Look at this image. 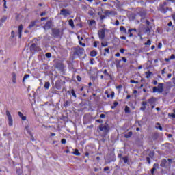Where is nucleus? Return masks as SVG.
<instances>
[{
	"label": "nucleus",
	"mask_w": 175,
	"mask_h": 175,
	"mask_svg": "<svg viewBox=\"0 0 175 175\" xmlns=\"http://www.w3.org/2000/svg\"><path fill=\"white\" fill-rule=\"evenodd\" d=\"M104 170H105V172H106V170H109V167H105Z\"/></svg>",
	"instance_id": "nucleus-56"
},
{
	"label": "nucleus",
	"mask_w": 175,
	"mask_h": 175,
	"mask_svg": "<svg viewBox=\"0 0 175 175\" xmlns=\"http://www.w3.org/2000/svg\"><path fill=\"white\" fill-rule=\"evenodd\" d=\"M3 5V8L6 9V0H0V5Z\"/></svg>",
	"instance_id": "nucleus-11"
},
{
	"label": "nucleus",
	"mask_w": 175,
	"mask_h": 175,
	"mask_svg": "<svg viewBox=\"0 0 175 175\" xmlns=\"http://www.w3.org/2000/svg\"><path fill=\"white\" fill-rule=\"evenodd\" d=\"M44 87L46 90H49L50 88V82H46Z\"/></svg>",
	"instance_id": "nucleus-15"
},
{
	"label": "nucleus",
	"mask_w": 175,
	"mask_h": 175,
	"mask_svg": "<svg viewBox=\"0 0 175 175\" xmlns=\"http://www.w3.org/2000/svg\"><path fill=\"white\" fill-rule=\"evenodd\" d=\"M120 38H121L122 40H126V37H125V36H121Z\"/></svg>",
	"instance_id": "nucleus-41"
},
{
	"label": "nucleus",
	"mask_w": 175,
	"mask_h": 175,
	"mask_svg": "<svg viewBox=\"0 0 175 175\" xmlns=\"http://www.w3.org/2000/svg\"><path fill=\"white\" fill-rule=\"evenodd\" d=\"M115 55L116 57H120V53H117Z\"/></svg>",
	"instance_id": "nucleus-53"
},
{
	"label": "nucleus",
	"mask_w": 175,
	"mask_h": 175,
	"mask_svg": "<svg viewBox=\"0 0 175 175\" xmlns=\"http://www.w3.org/2000/svg\"><path fill=\"white\" fill-rule=\"evenodd\" d=\"M126 139H128L132 136V132H129L127 134H125Z\"/></svg>",
	"instance_id": "nucleus-18"
},
{
	"label": "nucleus",
	"mask_w": 175,
	"mask_h": 175,
	"mask_svg": "<svg viewBox=\"0 0 175 175\" xmlns=\"http://www.w3.org/2000/svg\"><path fill=\"white\" fill-rule=\"evenodd\" d=\"M158 49H162V43H159Z\"/></svg>",
	"instance_id": "nucleus-39"
},
{
	"label": "nucleus",
	"mask_w": 175,
	"mask_h": 175,
	"mask_svg": "<svg viewBox=\"0 0 175 175\" xmlns=\"http://www.w3.org/2000/svg\"><path fill=\"white\" fill-rule=\"evenodd\" d=\"M101 46H102L103 47H107L108 44H107V42H101Z\"/></svg>",
	"instance_id": "nucleus-19"
},
{
	"label": "nucleus",
	"mask_w": 175,
	"mask_h": 175,
	"mask_svg": "<svg viewBox=\"0 0 175 175\" xmlns=\"http://www.w3.org/2000/svg\"><path fill=\"white\" fill-rule=\"evenodd\" d=\"M125 112L126 113H129V107L128 106L125 107Z\"/></svg>",
	"instance_id": "nucleus-30"
},
{
	"label": "nucleus",
	"mask_w": 175,
	"mask_h": 175,
	"mask_svg": "<svg viewBox=\"0 0 175 175\" xmlns=\"http://www.w3.org/2000/svg\"><path fill=\"white\" fill-rule=\"evenodd\" d=\"M104 74L105 75V76H107L108 77H111V76H110V75H109V73H107V70H104Z\"/></svg>",
	"instance_id": "nucleus-26"
},
{
	"label": "nucleus",
	"mask_w": 175,
	"mask_h": 175,
	"mask_svg": "<svg viewBox=\"0 0 175 175\" xmlns=\"http://www.w3.org/2000/svg\"><path fill=\"white\" fill-rule=\"evenodd\" d=\"M61 143H62V144H66V139H62Z\"/></svg>",
	"instance_id": "nucleus-32"
},
{
	"label": "nucleus",
	"mask_w": 175,
	"mask_h": 175,
	"mask_svg": "<svg viewBox=\"0 0 175 175\" xmlns=\"http://www.w3.org/2000/svg\"><path fill=\"white\" fill-rule=\"evenodd\" d=\"M116 88H117V89L122 88V85H119V86H117Z\"/></svg>",
	"instance_id": "nucleus-58"
},
{
	"label": "nucleus",
	"mask_w": 175,
	"mask_h": 175,
	"mask_svg": "<svg viewBox=\"0 0 175 175\" xmlns=\"http://www.w3.org/2000/svg\"><path fill=\"white\" fill-rule=\"evenodd\" d=\"M78 39L79 42H81L80 40H83V37H80V36H78Z\"/></svg>",
	"instance_id": "nucleus-43"
},
{
	"label": "nucleus",
	"mask_w": 175,
	"mask_h": 175,
	"mask_svg": "<svg viewBox=\"0 0 175 175\" xmlns=\"http://www.w3.org/2000/svg\"><path fill=\"white\" fill-rule=\"evenodd\" d=\"M23 25H19L18 28V38L19 39L21 38V33H23Z\"/></svg>",
	"instance_id": "nucleus-4"
},
{
	"label": "nucleus",
	"mask_w": 175,
	"mask_h": 175,
	"mask_svg": "<svg viewBox=\"0 0 175 175\" xmlns=\"http://www.w3.org/2000/svg\"><path fill=\"white\" fill-rule=\"evenodd\" d=\"M120 29L122 32H124V33H126V29H125V27H124V26H121Z\"/></svg>",
	"instance_id": "nucleus-16"
},
{
	"label": "nucleus",
	"mask_w": 175,
	"mask_h": 175,
	"mask_svg": "<svg viewBox=\"0 0 175 175\" xmlns=\"http://www.w3.org/2000/svg\"><path fill=\"white\" fill-rule=\"evenodd\" d=\"M18 116L21 118L22 121H25L27 120V116H24L21 111L18 112Z\"/></svg>",
	"instance_id": "nucleus-6"
},
{
	"label": "nucleus",
	"mask_w": 175,
	"mask_h": 175,
	"mask_svg": "<svg viewBox=\"0 0 175 175\" xmlns=\"http://www.w3.org/2000/svg\"><path fill=\"white\" fill-rule=\"evenodd\" d=\"M8 20V17L6 16H3L1 19H0V27L2 26V24H3V23H6V21Z\"/></svg>",
	"instance_id": "nucleus-7"
},
{
	"label": "nucleus",
	"mask_w": 175,
	"mask_h": 175,
	"mask_svg": "<svg viewBox=\"0 0 175 175\" xmlns=\"http://www.w3.org/2000/svg\"><path fill=\"white\" fill-rule=\"evenodd\" d=\"M97 54L98 53L96 51H92V52H90L91 57H96Z\"/></svg>",
	"instance_id": "nucleus-13"
},
{
	"label": "nucleus",
	"mask_w": 175,
	"mask_h": 175,
	"mask_svg": "<svg viewBox=\"0 0 175 175\" xmlns=\"http://www.w3.org/2000/svg\"><path fill=\"white\" fill-rule=\"evenodd\" d=\"M85 157H88V155H90V154H89L88 152H86V153L85 154Z\"/></svg>",
	"instance_id": "nucleus-63"
},
{
	"label": "nucleus",
	"mask_w": 175,
	"mask_h": 175,
	"mask_svg": "<svg viewBox=\"0 0 175 175\" xmlns=\"http://www.w3.org/2000/svg\"><path fill=\"white\" fill-rule=\"evenodd\" d=\"M77 79L78 81H81V77H80V76L77 75Z\"/></svg>",
	"instance_id": "nucleus-34"
},
{
	"label": "nucleus",
	"mask_w": 175,
	"mask_h": 175,
	"mask_svg": "<svg viewBox=\"0 0 175 175\" xmlns=\"http://www.w3.org/2000/svg\"><path fill=\"white\" fill-rule=\"evenodd\" d=\"M11 35H12V36L14 37V31H12V32H11Z\"/></svg>",
	"instance_id": "nucleus-59"
},
{
	"label": "nucleus",
	"mask_w": 175,
	"mask_h": 175,
	"mask_svg": "<svg viewBox=\"0 0 175 175\" xmlns=\"http://www.w3.org/2000/svg\"><path fill=\"white\" fill-rule=\"evenodd\" d=\"M171 117H172V118H175V114L174 113L171 114Z\"/></svg>",
	"instance_id": "nucleus-52"
},
{
	"label": "nucleus",
	"mask_w": 175,
	"mask_h": 175,
	"mask_svg": "<svg viewBox=\"0 0 175 175\" xmlns=\"http://www.w3.org/2000/svg\"><path fill=\"white\" fill-rule=\"evenodd\" d=\"M60 14H61L62 16H68V14H69V12H68V10L64 9V10H61Z\"/></svg>",
	"instance_id": "nucleus-8"
},
{
	"label": "nucleus",
	"mask_w": 175,
	"mask_h": 175,
	"mask_svg": "<svg viewBox=\"0 0 175 175\" xmlns=\"http://www.w3.org/2000/svg\"><path fill=\"white\" fill-rule=\"evenodd\" d=\"M100 131H102L103 132H107L109 131V126H100Z\"/></svg>",
	"instance_id": "nucleus-5"
},
{
	"label": "nucleus",
	"mask_w": 175,
	"mask_h": 175,
	"mask_svg": "<svg viewBox=\"0 0 175 175\" xmlns=\"http://www.w3.org/2000/svg\"><path fill=\"white\" fill-rule=\"evenodd\" d=\"M46 57L47 58H51V53H46Z\"/></svg>",
	"instance_id": "nucleus-27"
},
{
	"label": "nucleus",
	"mask_w": 175,
	"mask_h": 175,
	"mask_svg": "<svg viewBox=\"0 0 175 175\" xmlns=\"http://www.w3.org/2000/svg\"><path fill=\"white\" fill-rule=\"evenodd\" d=\"M68 24L70 27H71L72 28H75V23H73V20L70 19L68 21Z\"/></svg>",
	"instance_id": "nucleus-12"
},
{
	"label": "nucleus",
	"mask_w": 175,
	"mask_h": 175,
	"mask_svg": "<svg viewBox=\"0 0 175 175\" xmlns=\"http://www.w3.org/2000/svg\"><path fill=\"white\" fill-rule=\"evenodd\" d=\"M99 39H105V29H101L98 31Z\"/></svg>",
	"instance_id": "nucleus-3"
},
{
	"label": "nucleus",
	"mask_w": 175,
	"mask_h": 175,
	"mask_svg": "<svg viewBox=\"0 0 175 175\" xmlns=\"http://www.w3.org/2000/svg\"><path fill=\"white\" fill-rule=\"evenodd\" d=\"M172 25H173V23L172 22H170L168 23V27H172Z\"/></svg>",
	"instance_id": "nucleus-48"
},
{
	"label": "nucleus",
	"mask_w": 175,
	"mask_h": 175,
	"mask_svg": "<svg viewBox=\"0 0 175 175\" xmlns=\"http://www.w3.org/2000/svg\"><path fill=\"white\" fill-rule=\"evenodd\" d=\"M16 80L17 75H16V73H12V83H14V84H16V83H17Z\"/></svg>",
	"instance_id": "nucleus-9"
},
{
	"label": "nucleus",
	"mask_w": 175,
	"mask_h": 175,
	"mask_svg": "<svg viewBox=\"0 0 175 175\" xmlns=\"http://www.w3.org/2000/svg\"><path fill=\"white\" fill-rule=\"evenodd\" d=\"M90 25H94V24H95V21L94 20H92V21H90Z\"/></svg>",
	"instance_id": "nucleus-29"
},
{
	"label": "nucleus",
	"mask_w": 175,
	"mask_h": 175,
	"mask_svg": "<svg viewBox=\"0 0 175 175\" xmlns=\"http://www.w3.org/2000/svg\"><path fill=\"white\" fill-rule=\"evenodd\" d=\"M154 167H155V169H157V167H158V164H154Z\"/></svg>",
	"instance_id": "nucleus-62"
},
{
	"label": "nucleus",
	"mask_w": 175,
	"mask_h": 175,
	"mask_svg": "<svg viewBox=\"0 0 175 175\" xmlns=\"http://www.w3.org/2000/svg\"><path fill=\"white\" fill-rule=\"evenodd\" d=\"M142 105H143V106H146V105H147V103L146 102H143Z\"/></svg>",
	"instance_id": "nucleus-57"
},
{
	"label": "nucleus",
	"mask_w": 175,
	"mask_h": 175,
	"mask_svg": "<svg viewBox=\"0 0 175 175\" xmlns=\"http://www.w3.org/2000/svg\"><path fill=\"white\" fill-rule=\"evenodd\" d=\"M111 98H114V92H111Z\"/></svg>",
	"instance_id": "nucleus-42"
},
{
	"label": "nucleus",
	"mask_w": 175,
	"mask_h": 175,
	"mask_svg": "<svg viewBox=\"0 0 175 175\" xmlns=\"http://www.w3.org/2000/svg\"><path fill=\"white\" fill-rule=\"evenodd\" d=\"M122 159L124 161V163H128V157H122Z\"/></svg>",
	"instance_id": "nucleus-22"
},
{
	"label": "nucleus",
	"mask_w": 175,
	"mask_h": 175,
	"mask_svg": "<svg viewBox=\"0 0 175 175\" xmlns=\"http://www.w3.org/2000/svg\"><path fill=\"white\" fill-rule=\"evenodd\" d=\"M5 114L8 117V125L10 126H13V118H12V114H10L9 111H6Z\"/></svg>",
	"instance_id": "nucleus-2"
},
{
	"label": "nucleus",
	"mask_w": 175,
	"mask_h": 175,
	"mask_svg": "<svg viewBox=\"0 0 175 175\" xmlns=\"http://www.w3.org/2000/svg\"><path fill=\"white\" fill-rule=\"evenodd\" d=\"M146 79H150V77H151V75H152L151 72H146Z\"/></svg>",
	"instance_id": "nucleus-20"
},
{
	"label": "nucleus",
	"mask_w": 175,
	"mask_h": 175,
	"mask_svg": "<svg viewBox=\"0 0 175 175\" xmlns=\"http://www.w3.org/2000/svg\"><path fill=\"white\" fill-rule=\"evenodd\" d=\"M120 52L122 53V54H124V53L125 52V49H121Z\"/></svg>",
	"instance_id": "nucleus-38"
},
{
	"label": "nucleus",
	"mask_w": 175,
	"mask_h": 175,
	"mask_svg": "<svg viewBox=\"0 0 175 175\" xmlns=\"http://www.w3.org/2000/svg\"><path fill=\"white\" fill-rule=\"evenodd\" d=\"M44 20H47V18H41V21H44Z\"/></svg>",
	"instance_id": "nucleus-54"
},
{
	"label": "nucleus",
	"mask_w": 175,
	"mask_h": 175,
	"mask_svg": "<svg viewBox=\"0 0 175 175\" xmlns=\"http://www.w3.org/2000/svg\"><path fill=\"white\" fill-rule=\"evenodd\" d=\"M122 61L124 62H126V58H125V57H122Z\"/></svg>",
	"instance_id": "nucleus-49"
},
{
	"label": "nucleus",
	"mask_w": 175,
	"mask_h": 175,
	"mask_svg": "<svg viewBox=\"0 0 175 175\" xmlns=\"http://www.w3.org/2000/svg\"><path fill=\"white\" fill-rule=\"evenodd\" d=\"M105 51L106 53H109V49H107V48L105 49Z\"/></svg>",
	"instance_id": "nucleus-50"
},
{
	"label": "nucleus",
	"mask_w": 175,
	"mask_h": 175,
	"mask_svg": "<svg viewBox=\"0 0 175 175\" xmlns=\"http://www.w3.org/2000/svg\"><path fill=\"white\" fill-rule=\"evenodd\" d=\"M156 129H159V131H162V126L159 123H157L156 124Z\"/></svg>",
	"instance_id": "nucleus-17"
},
{
	"label": "nucleus",
	"mask_w": 175,
	"mask_h": 175,
	"mask_svg": "<svg viewBox=\"0 0 175 175\" xmlns=\"http://www.w3.org/2000/svg\"><path fill=\"white\" fill-rule=\"evenodd\" d=\"M154 49H155V46L152 45V46H151V49H152V50H154Z\"/></svg>",
	"instance_id": "nucleus-61"
},
{
	"label": "nucleus",
	"mask_w": 175,
	"mask_h": 175,
	"mask_svg": "<svg viewBox=\"0 0 175 175\" xmlns=\"http://www.w3.org/2000/svg\"><path fill=\"white\" fill-rule=\"evenodd\" d=\"M133 31H134V32H136V29H130L128 30L129 33L133 32Z\"/></svg>",
	"instance_id": "nucleus-31"
},
{
	"label": "nucleus",
	"mask_w": 175,
	"mask_h": 175,
	"mask_svg": "<svg viewBox=\"0 0 175 175\" xmlns=\"http://www.w3.org/2000/svg\"><path fill=\"white\" fill-rule=\"evenodd\" d=\"M89 14H90V16H94V14H95V12H94V10H90V11L89 12Z\"/></svg>",
	"instance_id": "nucleus-28"
},
{
	"label": "nucleus",
	"mask_w": 175,
	"mask_h": 175,
	"mask_svg": "<svg viewBox=\"0 0 175 175\" xmlns=\"http://www.w3.org/2000/svg\"><path fill=\"white\" fill-rule=\"evenodd\" d=\"M170 59H175V55H172L170 57Z\"/></svg>",
	"instance_id": "nucleus-37"
},
{
	"label": "nucleus",
	"mask_w": 175,
	"mask_h": 175,
	"mask_svg": "<svg viewBox=\"0 0 175 175\" xmlns=\"http://www.w3.org/2000/svg\"><path fill=\"white\" fill-rule=\"evenodd\" d=\"M170 59H171L170 57L166 58V59H165V61H166L167 62H169V61H170Z\"/></svg>",
	"instance_id": "nucleus-51"
},
{
	"label": "nucleus",
	"mask_w": 175,
	"mask_h": 175,
	"mask_svg": "<svg viewBox=\"0 0 175 175\" xmlns=\"http://www.w3.org/2000/svg\"><path fill=\"white\" fill-rule=\"evenodd\" d=\"M167 77L168 79H170V77H172V74H168Z\"/></svg>",
	"instance_id": "nucleus-55"
},
{
	"label": "nucleus",
	"mask_w": 175,
	"mask_h": 175,
	"mask_svg": "<svg viewBox=\"0 0 175 175\" xmlns=\"http://www.w3.org/2000/svg\"><path fill=\"white\" fill-rule=\"evenodd\" d=\"M146 46H151V40H148L146 43Z\"/></svg>",
	"instance_id": "nucleus-23"
},
{
	"label": "nucleus",
	"mask_w": 175,
	"mask_h": 175,
	"mask_svg": "<svg viewBox=\"0 0 175 175\" xmlns=\"http://www.w3.org/2000/svg\"><path fill=\"white\" fill-rule=\"evenodd\" d=\"M156 169H157V168H155V167H154L152 169V170H151L152 174H154V172H155Z\"/></svg>",
	"instance_id": "nucleus-35"
},
{
	"label": "nucleus",
	"mask_w": 175,
	"mask_h": 175,
	"mask_svg": "<svg viewBox=\"0 0 175 175\" xmlns=\"http://www.w3.org/2000/svg\"><path fill=\"white\" fill-rule=\"evenodd\" d=\"M153 92H158L162 94L163 92V83H159L158 87L153 88Z\"/></svg>",
	"instance_id": "nucleus-1"
},
{
	"label": "nucleus",
	"mask_w": 175,
	"mask_h": 175,
	"mask_svg": "<svg viewBox=\"0 0 175 175\" xmlns=\"http://www.w3.org/2000/svg\"><path fill=\"white\" fill-rule=\"evenodd\" d=\"M130 83H131V84H138L139 83L138 81H135V80H131Z\"/></svg>",
	"instance_id": "nucleus-25"
},
{
	"label": "nucleus",
	"mask_w": 175,
	"mask_h": 175,
	"mask_svg": "<svg viewBox=\"0 0 175 175\" xmlns=\"http://www.w3.org/2000/svg\"><path fill=\"white\" fill-rule=\"evenodd\" d=\"M100 118H105V114H101L100 116Z\"/></svg>",
	"instance_id": "nucleus-46"
},
{
	"label": "nucleus",
	"mask_w": 175,
	"mask_h": 175,
	"mask_svg": "<svg viewBox=\"0 0 175 175\" xmlns=\"http://www.w3.org/2000/svg\"><path fill=\"white\" fill-rule=\"evenodd\" d=\"M127 99H129V98H131V95H127Z\"/></svg>",
	"instance_id": "nucleus-64"
},
{
	"label": "nucleus",
	"mask_w": 175,
	"mask_h": 175,
	"mask_svg": "<svg viewBox=\"0 0 175 175\" xmlns=\"http://www.w3.org/2000/svg\"><path fill=\"white\" fill-rule=\"evenodd\" d=\"M27 79H29V75H28V74L25 75V76L23 77V81H25V80H27Z\"/></svg>",
	"instance_id": "nucleus-21"
},
{
	"label": "nucleus",
	"mask_w": 175,
	"mask_h": 175,
	"mask_svg": "<svg viewBox=\"0 0 175 175\" xmlns=\"http://www.w3.org/2000/svg\"><path fill=\"white\" fill-rule=\"evenodd\" d=\"M79 44H81L83 47H85V44L81 43V41H79Z\"/></svg>",
	"instance_id": "nucleus-40"
},
{
	"label": "nucleus",
	"mask_w": 175,
	"mask_h": 175,
	"mask_svg": "<svg viewBox=\"0 0 175 175\" xmlns=\"http://www.w3.org/2000/svg\"><path fill=\"white\" fill-rule=\"evenodd\" d=\"M146 160L148 163H151V162L150 161V157H147Z\"/></svg>",
	"instance_id": "nucleus-45"
},
{
	"label": "nucleus",
	"mask_w": 175,
	"mask_h": 175,
	"mask_svg": "<svg viewBox=\"0 0 175 175\" xmlns=\"http://www.w3.org/2000/svg\"><path fill=\"white\" fill-rule=\"evenodd\" d=\"M153 84H154V85H157V84H158V81H153Z\"/></svg>",
	"instance_id": "nucleus-47"
},
{
	"label": "nucleus",
	"mask_w": 175,
	"mask_h": 175,
	"mask_svg": "<svg viewBox=\"0 0 175 175\" xmlns=\"http://www.w3.org/2000/svg\"><path fill=\"white\" fill-rule=\"evenodd\" d=\"M74 155H77V157L80 156V152H79V150L75 149L72 153Z\"/></svg>",
	"instance_id": "nucleus-14"
},
{
	"label": "nucleus",
	"mask_w": 175,
	"mask_h": 175,
	"mask_svg": "<svg viewBox=\"0 0 175 175\" xmlns=\"http://www.w3.org/2000/svg\"><path fill=\"white\" fill-rule=\"evenodd\" d=\"M33 27H35V22H31L29 25V28H32Z\"/></svg>",
	"instance_id": "nucleus-24"
},
{
	"label": "nucleus",
	"mask_w": 175,
	"mask_h": 175,
	"mask_svg": "<svg viewBox=\"0 0 175 175\" xmlns=\"http://www.w3.org/2000/svg\"><path fill=\"white\" fill-rule=\"evenodd\" d=\"M165 72H166V68H163L161 71L162 75H165Z\"/></svg>",
	"instance_id": "nucleus-36"
},
{
	"label": "nucleus",
	"mask_w": 175,
	"mask_h": 175,
	"mask_svg": "<svg viewBox=\"0 0 175 175\" xmlns=\"http://www.w3.org/2000/svg\"><path fill=\"white\" fill-rule=\"evenodd\" d=\"M51 27V22H48L46 23V25L44 26V29H49Z\"/></svg>",
	"instance_id": "nucleus-10"
},
{
	"label": "nucleus",
	"mask_w": 175,
	"mask_h": 175,
	"mask_svg": "<svg viewBox=\"0 0 175 175\" xmlns=\"http://www.w3.org/2000/svg\"><path fill=\"white\" fill-rule=\"evenodd\" d=\"M115 25H120V22L118 21H116Z\"/></svg>",
	"instance_id": "nucleus-44"
},
{
	"label": "nucleus",
	"mask_w": 175,
	"mask_h": 175,
	"mask_svg": "<svg viewBox=\"0 0 175 175\" xmlns=\"http://www.w3.org/2000/svg\"><path fill=\"white\" fill-rule=\"evenodd\" d=\"M118 103H117V102H116V103H114V106L116 107V106H118Z\"/></svg>",
	"instance_id": "nucleus-60"
},
{
	"label": "nucleus",
	"mask_w": 175,
	"mask_h": 175,
	"mask_svg": "<svg viewBox=\"0 0 175 175\" xmlns=\"http://www.w3.org/2000/svg\"><path fill=\"white\" fill-rule=\"evenodd\" d=\"M98 43H99V42H94V47H98Z\"/></svg>",
	"instance_id": "nucleus-33"
}]
</instances>
